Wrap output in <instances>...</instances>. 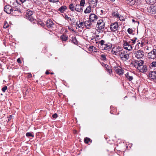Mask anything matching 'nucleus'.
I'll return each mask as SVG.
<instances>
[{
    "label": "nucleus",
    "mask_w": 156,
    "mask_h": 156,
    "mask_svg": "<svg viewBox=\"0 0 156 156\" xmlns=\"http://www.w3.org/2000/svg\"><path fill=\"white\" fill-rule=\"evenodd\" d=\"M26 136L27 137L31 136L34 137V135L30 133L27 132L26 133Z\"/></svg>",
    "instance_id": "c9c22d12"
},
{
    "label": "nucleus",
    "mask_w": 156,
    "mask_h": 156,
    "mask_svg": "<svg viewBox=\"0 0 156 156\" xmlns=\"http://www.w3.org/2000/svg\"><path fill=\"white\" fill-rule=\"evenodd\" d=\"M137 69L140 72L144 73L146 72L147 71V68L146 65L143 64L140 67H139V68Z\"/></svg>",
    "instance_id": "ddd939ff"
},
{
    "label": "nucleus",
    "mask_w": 156,
    "mask_h": 156,
    "mask_svg": "<svg viewBox=\"0 0 156 156\" xmlns=\"http://www.w3.org/2000/svg\"><path fill=\"white\" fill-rule=\"evenodd\" d=\"M137 38L135 37L132 39H130L129 41H124L123 46L124 48L129 51L131 50L135 44Z\"/></svg>",
    "instance_id": "f257e3e1"
},
{
    "label": "nucleus",
    "mask_w": 156,
    "mask_h": 156,
    "mask_svg": "<svg viewBox=\"0 0 156 156\" xmlns=\"http://www.w3.org/2000/svg\"><path fill=\"white\" fill-rule=\"evenodd\" d=\"M17 62H18L19 63H20L21 62V61L20 58H18L17 59Z\"/></svg>",
    "instance_id": "09e8293b"
},
{
    "label": "nucleus",
    "mask_w": 156,
    "mask_h": 156,
    "mask_svg": "<svg viewBox=\"0 0 156 156\" xmlns=\"http://www.w3.org/2000/svg\"><path fill=\"white\" fill-rule=\"evenodd\" d=\"M65 19L67 20H69L70 21H73V20H74V19L73 18L72 19H71V18L70 17H69L66 14H65Z\"/></svg>",
    "instance_id": "c85d7f7f"
},
{
    "label": "nucleus",
    "mask_w": 156,
    "mask_h": 156,
    "mask_svg": "<svg viewBox=\"0 0 156 156\" xmlns=\"http://www.w3.org/2000/svg\"><path fill=\"white\" fill-rule=\"evenodd\" d=\"M149 76L151 79L156 80V71L151 72L149 74Z\"/></svg>",
    "instance_id": "a211bd4d"
},
{
    "label": "nucleus",
    "mask_w": 156,
    "mask_h": 156,
    "mask_svg": "<svg viewBox=\"0 0 156 156\" xmlns=\"http://www.w3.org/2000/svg\"><path fill=\"white\" fill-rule=\"evenodd\" d=\"M135 57L137 58H142L144 56V52L143 51L139 50L134 52Z\"/></svg>",
    "instance_id": "423d86ee"
},
{
    "label": "nucleus",
    "mask_w": 156,
    "mask_h": 156,
    "mask_svg": "<svg viewBox=\"0 0 156 156\" xmlns=\"http://www.w3.org/2000/svg\"><path fill=\"white\" fill-rule=\"evenodd\" d=\"M20 0L22 3H23L26 1V0Z\"/></svg>",
    "instance_id": "3c124183"
},
{
    "label": "nucleus",
    "mask_w": 156,
    "mask_h": 156,
    "mask_svg": "<svg viewBox=\"0 0 156 156\" xmlns=\"http://www.w3.org/2000/svg\"><path fill=\"white\" fill-rule=\"evenodd\" d=\"M112 15L116 16L118 18H120L119 15L118 13V12H113L112 13Z\"/></svg>",
    "instance_id": "2f4dec72"
},
{
    "label": "nucleus",
    "mask_w": 156,
    "mask_h": 156,
    "mask_svg": "<svg viewBox=\"0 0 156 156\" xmlns=\"http://www.w3.org/2000/svg\"><path fill=\"white\" fill-rule=\"evenodd\" d=\"M121 48L120 47H118L117 48H116L115 50L116 52L117 53V54H118V55L119 56V54L121 53V51L122 50H119V49H121Z\"/></svg>",
    "instance_id": "7c9ffc66"
},
{
    "label": "nucleus",
    "mask_w": 156,
    "mask_h": 156,
    "mask_svg": "<svg viewBox=\"0 0 156 156\" xmlns=\"http://www.w3.org/2000/svg\"><path fill=\"white\" fill-rule=\"evenodd\" d=\"M49 2H57L59 1V0H48Z\"/></svg>",
    "instance_id": "37998d69"
},
{
    "label": "nucleus",
    "mask_w": 156,
    "mask_h": 156,
    "mask_svg": "<svg viewBox=\"0 0 156 156\" xmlns=\"http://www.w3.org/2000/svg\"><path fill=\"white\" fill-rule=\"evenodd\" d=\"M144 44V42H142L141 43V46H143V45Z\"/></svg>",
    "instance_id": "5fc2aeb1"
},
{
    "label": "nucleus",
    "mask_w": 156,
    "mask_h": 156,
    "mask_svg": "<svg viewBox=\"0 0 156 156\" xmlns=\"http://www.w3.org/2000/svg\"><path fill=\"white\" fill-rule=\"evenodd\" d=\"M61 38L62 41H66L68 37L64 35H62L61 36Z\"/></svg>",
    "instance_id": "cd10ccee"
},
{
    "label": "nucleus",
    "mask_w": 156,
    "mask_h": 156,
    "mask_svg": "<svg viewBox=\"0 0 156 156\" xmlns=\"http://www.w3.org/2000/svg\"><path fill=\"white\" fill-rule=\"evenodd\" d=\"M99 37V35H96L95 36V38H97L98 37Z\"/></svg>",
    "instance_id": "603ef678"
},
{
    "label": "nucleus",
    "mask_w": 156,
    "mask_h": 156,
    "mask_svg": "<svg viewBox=\"0 0 156 156\" xmlns=\"http://www.w3.org/2000/svg\"><path fill=\"white\" fill-rule=\"evenodd\" d=\"M112 54H114L115 55H118V54H117V53L116 52L115 50H114L113 49L112 50Z\"/></svg>",
    "instance_id": "79ce46f5"
},
{
    "label": "nucleus",
    "mask_w": 156,
    "mask_h": 156,
    "mask_svg": "<svg viewBox=\"0 0 156 156\" xmlns=\"http://www.w3.org/2000/svg\"><path fill=\"white\" fill-rule=\"evenodd\" d=\"M105 70L107 71V72L109 73V74H111L112 72V70L109 68V67L107 65H105Z\"/></svg>",
    "instance_id": "a878e982"
},
{
    "label": "nucleus",
    "mask_w": 156,
    "mask_h": 156,
    "mask_svg": "<svg viewBox=\"0 0 156 156\" xmlns=\"http://www.w3.org/2000/svg\"><path fill=\"white\" fill-rule=\"evenodd\" d=\"M105 42L103 40H101L99 42V43L102 46V48L105 44Z\"/></svg>",
    "instance_id": "e433bc0d"
},
{
    "label": "nucleus",
    "mask_w": 156,
    "mask_h": 156,
    "mask_svg": "<svg viewBox=\"0 0 156 156\" xmlns=\"http://www.w3.org/2000/svg\"><path fill=\"white\" fill-rule=\"evenodd\" d=\"M76 25L77 26V27L79 28H80L82 27L83 26H84V23L83 22H80L79 24H78V23H76Z\"/></svg>",
    "instance_id": "bb28decb"
},
{
    "label": "nucleus",
    "mask_w": 156,
    "mask_h": 156,
    "mask_svg": "<svg viewBox=\"0 0 156 156\" xmlns=\"http://www.w3.org/2000/svg\"><path fill=\"white\" fill-rule=\"evenodd\" d=\"M9 26V25L8 24V23L7 22H6L4 23V28H7Z\"/></svg>",
    "instance_id": "4c0bfd02"
},
{
    "label": "nucleus",
    "mask_w": 156,
    "mask_h": 156,
    "mask_svg": "<svg viewBox=\"0 0 156 156\" xmlns=\"http://www.w3.org/2000/svg\"><path fill=\"white\" fill-rule=\"evenodd\" d=\"M51 73V75H52V74H54V73Z\"/></svg>",
    "instance_id": "13d9d810"
},
{
    "label": "nucleus",
    "mask_w": 156,
    "mask_h": 156,
    "mask_svg": "<svg viewBox=\"0 0 156 156\" xmlns=\"http://www.w3.org/2000/svg\"><path fill=\"white\" fill-rule=\"evenodd\" d=\"M91 22L89 20H87L84 22V26L87 28H90L91 25Z\"/></svg>",
    "instance_id": "6ab92c4d"
},
{
    "label": "nucleus",
    "mask_w": 156,
    "mask_h": 156,
    "mask_svg": "<svg viewBox=\"0 0 156 156\" xmlns=\"http://www.w3.org/2000/svg\"><path fill=\"white\" fill-rule=\"evenodd\" d=\"M28 76L29 78H31L32 77V75L30 73H29Z\"/></svg>",
    "instance_id": "8fccbe9b"
},
{
    "label": "nucleus",
    "mask_w": 156,
    "mask_h": 156,
    "mask_svg": "<svg viewBox=\"0 0 156 156\" xmlns=\"http://www.w3.org/2000/svg\"><path fill=\"white\" fill-rule=\"evenodd\" d=\"M97 19V16L94 14H91L90 15L89 20L91 22L96 21Z\"/></svg>",
    "instance_id": "2eb2a0df"
},
{
    "label": "nucleus",
    "mask_w": 156,
    "mask_h": 156,
    "mask_svg": "<svg viewBox=\"0 0 156 156\" xmlns=\"http://www.w3.org/2000/svg\"><path fill=\"white\" fill-rule=\"evenodd\" d=\"M33 14V12L31 11H28L26 15V18L27 19L31 22L34 20L32 15Z\"/></svg>",
    "instance_id": "0eeeda50"
},
{
    "label": "nucleus",
    "mask_w": 156,
    "mask_h": 156,
    "mask_svg": "<svg viewBox=\"0 0 156 156\" xmlns=\"http://www.w3.org/2000/svg\"><path fill=\"white\" fill-rule=\"evenodd\" d=\"M7 89V87L6 86H5L3 87L2 89V90L3 92H5V90Z\"/></svg>",
    "instance_id": "a19ab883"
},
{
    "label": "nucleus",
    "mask_w": 156,
    "mask_h": 156,
    "mask_svg": "<svg viewBox=\"0 0 156 156\" xmlns=\"http://www.w3.org/2000/svg\"><path fill=\"white\" fill-rule=\"evenodd\" d=\"M68 29L70 31H74V30L72 27H68Z\"/></svg>",
    "instance_id": "de8ad7c7"
},
{
    "label": "nucleus",
    "mask_w": 156,
    "mask_h": 156,
    "mask_svg": "<svg viewBox=\"0 0 156 156\" xmlns=\"http://www.w3.org/2000/svg\"><path fill=\"white\" fill-rule=\"evenodd\" d=\"M90 141L91 139L89 138L86 137L84 139V142L86 144H88V142L90 141Z\"/></svg>",
    "instance_id": "c756f323"
},
{
    "label": "nucleus",
    "mask_w": 156,
    "mask_h": 156,
    "mask_svg": "<svg viewBox=\"0 0 156 156\" xmlns=\"http://www.w3.org/2000/svg\"><path fill=\"white\" fill-rule=\"evenodd\" d=\"M38 24L39 25H40L42 27H44V23L42 21H40L38 22Z\"/></svg>",
    "instance_id": "58836bf2"
},
{
    "label": "nucleus",
    "mask_w": 156,
    "mask_h": 156,
    "mask_svg": "<svg viewBox=\"0 0 156 156\" xmlns=\"http://www.w3.org/2000/svg\"><path fill=\"white\" fill-rule=\"evenodd\" d=\"M132 73L131 72H128L125 74V77L127 80L131 81L133 79Z\"/></svg>",
    "instance_id": "4468645a"
},
{
    "label": "nucleus",
    "mask_w": 156,
    "mask_h": 156,
    "mask_svg": "<svg viewBox=\"0 0 156 156\" xmlns=\"http://www.w3.org/2000/svg\"><path fill=\"white\" fill-rule=\"evenodd\" d=\"M85 0H81L80 2V5H81L82 7L84 6V4H85Z\"/></svg>",
    "instance_id": "f704fd0d"
},
{
    "label": "nucleus",
    "mask_w": 156,
    "mask_h": 156,
    "mask_svg": "<svg viewBox=\"0 0 156 156\" xmlns=\"http://www.w3.org/2000/svg\"><path fill=\"white\" fill-rule=\"evenodd\" d=\"M72 22H73L74 23V21H75V19L74 20H73V21H71Z\"/></svg>",
    "instance_id": "4d7b16f0"
},
{
    "label": "nucleus",
    "mask_w": 156,
    "mask_h": 156,
    "mask_svg": "<svg viewBox=\"0 0 156 156\" xmlns=\"http://www.w3.org/2000/svg\"><path fill=\"white\" fill-rule=\"evenodd\" d=\"M148 12L151 14L156 13V4L152 5L148 9Z\"/></svg>",
    "instance_id": "1a4fd4ad"
},
{
    "label": "nucleus",
    "mask_w": 156,
    "mask_h": 156,
    "mask_svg": "<svg viewBox=\"0 0 156 156\" xmlns=\"http://www.w3.org/2000/svg\"><path fill=\"white\" fill-rule=\"evenodd\" d=\"M91 7L90 5L87 6L84 10V12L85 14L89 13L91 11Z\"/></svg>",
    "instance_id": "b1692460"
},
{
    "label": "nucleus",
    "mask_w": 156,
    "mask_h": 156,
    "mask_svg": "<svg viewBox=\"0 0 156 156\" xmlns=\"http://www.w3.org/2000/svg\"><path fill=\"white\" fill-rule=\"evenodd\" d=\"M93 48H95V47L93 46H90V47L89 48V49L90 50H92V51H93Z\"/></svg>",
    "instance_id": "a18cd8bd"
},
{
    "label": "nucleus",
    "mask_w": 156,
    "mask_h": 156,
    "mask_svg": "<svg viewBox=\"0 0 156 156\" xmlns=\"http://www.w3.org/2000/svg\"><path fill=\"white\" fill-rule=\"evenodd\" d=\"M114 69L115 70L117 73L119 75H121L123 74V70L120 67H114Z\"/></svg>",
    "instance_id": "f8f14e48"
},
{
    "label": "nucleus",
    "mask_w": 156,
    "mask_h": 156,
    "mask_svg": "<svg viewBox=\"0 0 156 156\" xmlns=\"http://www.w3.org/2000/svg\"><path fill=\"white\" fill-rule=\"evenodd\" d=\"M144 62L143 60H135V61L134 66H137L136 68L137 69L140 67L142 65L144 64Z\"/></svg>",
    "instance_id": "9b49d317"
},
{
    "label": "nucleus",
    "mask_w": 156,
    "mask_h": 156,
    "mask_svg": "<svg viewBox=\"0 0 156 156\" xmlns=\"http://www.w3.org/2000/svg\"><path fill=\"white\" fill-rule=\"evenodd\" d=\"M132 22H135V20L134 19H133L132 20Z\"/></svg>",
    "instance_id": "6e6d98bb"
},
{
    "label": "nucleus",
    "mask_w": 156,
    "mask_h": 156,
    "mask_svg": "<svg viewBox=\"0 0 156 156\" xmlns=\"http://www.w3.org/2000/svg\"><path fill=\"white\" fill-rule=\"evenodd\" d=\"M70 40L74 44L76 45L78 44V42L75 37H73L71 38Z\"/></svg>",
    "instance_id": "4be33fe9"
},
{
    "label": "nucleus",
    "mask_w": 156,
    "mask_h": 156,
    "mask_svg": "<svg viewBox=\"0 0 156 156\" xmlns=\"http://www.w3.org/2000/svg\"><path fill=\"white\" fill-rule=\"evenodd\" d=\"M126 2L129 5H132L135 4V0H126Z\"/></svg>",
    "instance_id": "393cba45"
},
{
    "label": "nucleus",
    "mask_w": 156,
    "mask_h": 156,
    "mask_svg": "<svg viewBox=\"0 0 156 156\" xmlns=\"http://www.w3.org/2000/svg\"><path fill=\"white\" fill-rule=\"evenodd\" d=\"M4 10L8 14H10L13 11L12 7L9 5H6L4 7Z\"/></svg>",
    "instance_id": "9d476101"
},
{
    "label": "nucleus",
    "mask_w": 156,
    "mask_h": 156,
    "mask_svg": "<svg viewBox=\"0 0 156 156\" xmlns=\"http://www.w3.org/2000/svg\"><path fill=\"white\" fill-rule=\"evenodd\" d=\"M50 73L48 71H46L45 72V74H48Z\"/></svg>",
    "instance_id": "864d4df0"
},
{
    "label": "nucleus",
    "mask_w": 156,
    "mask_h": 156,
    "mask_svg": "<svg viewBox=\"0 0 156 156\" xmlns=\"http://www.w3.org/2000/svg\"><path fill=\"white\" fill-rule=\"evenodd\" d=\"M97 27L98 30H102L104 29L105 27V23L102 20H100L98 21L97 23Z\"/></svg>",
    "instance_id": "39448f33"
},
{
    "label": "nucleus",
    "mask_w": 156,
    "mask_h": 156,
    "mask_svg": "<svg viewBox=\"0 0 156 156\" xmlns=\"http://www.w3.org/2000/svg\"><path fill=\"white\" fill-rule=\"evenodd\" d=\"M58 116V115L56 113H55L52 115L53 118L55 119L57 118Z\"/></svg>",
    "instance_id": "c03bdc74"
},
{
    "label": "nucleus",
    "mask_w": 156,
    "mask_h": 156,
    "mask_svg": "<svg viewBox=\"0 0 156 156\" xmlns=\"http://www.w3.org/2000/svg\"><path fill=\"white\" fill-rule=\"evenodd\" d=\"M13 10V11H18L19 12H20V9H19L18 8H15V9H14Z\"/></svg>",
    "instance_id": "49530a36"
},
{
    "label": "nucleus",
    "mask_w": 156,
    "mask_h": 156,
    "mask_svg": "<svg viewBox=\"0 0 156 156\" xmlns=\"http://www.w3.org/2000/svg\"><path fill=\"white\" fill-rule=\"evenodd\" d=\"M98 2V0H91L90 1L91 5H92L93 7H96L97 5Z\"/></svg>",
    "instance_id": "412c9836"
},
{
    "label": "nucleus",
    "mask_w": 156,
    "mask_h": 156,
    "mask_svg": "<svg viewBox=\"0 0 156 156\" xmlns=\"http://www.w3.org/2000/svg\"><path fill=\"white\" fill-rule=\"evenodd\" d=\"M17 2V1H16V2H15L14 3H16Z\"/></svg>",
    "instance_id": "bf43d9fd"
},
{
    "label": "nucleus",
    "mask_w": 156,
    "mask_h": 156,
    "mask_svg": "<svg viewBox=\"0 0 156 156\" xmlns=\"http://www.w3.org/2000/svg\"><path fill=\"white\" fill-rule=\"evenodd\" d=\"M148 58L150 59H154L156 58V49H153L148 53Z\"/></svg>",
    "instance_id": "20e7f679"
},
{
    "label": "nucleus",
    "mask_w": 156,
    "mask_h": 156,
    "mask_svg": "<svg viewBox=\"0 0 156 156\" xmlns=\"http://www.w3.org/2000/svg\"><path fill=\"white\" fill-rule=\"evenodd\" d=\"M128 32L130 34H131L133 33V30L132 29H131L130 28H129L127 30Z\"/></svg>",
    "instance_id": "ea45409f"
},
{
    "label": "nucleus",
    "mask_w": 156,
    "mask_h": 156,
    "mask_svg": "<svg viewBox=\"0 0 156 156\" xmlns=\"http://www.w3.org/2000/svg\"><path fill=\"white\" fill-rule=\"evenodd\" d=\"M119 27L118 23L115 22L114 23H112L110 26V28L112 31L115 32L116 31Z\"/></svg>",
    "instance_id": "6e6552de"
},
{
    "label": "nucleus",
    "mask_w": 156,
    "mask_h": 156,
    "mask_svg": "<svg viewBox=\"0 0 156 156\" xmlns=\"http://www.w3.org/2000/svg\"><path fill=\"white\" fill-rule=\"evenodd\" d=\"M69 9L72 12L82 13L83 11V7L78 4L71 3L69 5Z\"/></svg>",
    "instance_id": "f03ea898"
},
{
    "label": "nucleus",
    "mask_w": 156,
    "mask_h": 156,
    "mask_svg": "<svg viewBox=\"0 0 156 156\" xmlns=\"http://www.w3.org/2000/svg\"><path fill=\"white\" fill-rule=\"evenodd\" d=\"M147 3L148 4H153L154 0H145Z\"/></svg>",
    "instance_id": "72a5a7b5"
},
{
    "label": "nucleus",
    "mask_w": 156,
    "mask_h": 156,
    "mask_svg": "<svg viewBox=\"0 0 156 156\" xmlns=\"http://www.w3.org/2000/svg\"><path fill=\"white\" fill-rule=\"evenodd\" d=\"M101 60H103L104 61L106 60L105 55L104 54L101 55Z\"/></svg>",
    "instance_id": "473e14b6"
},
{
    "label": "nucleus",
    "mask_w": 156,
    "mask_h": 156,
    "mask_svg": "<svg viewBox=\"0 0 156 156\" xmlns=\"http://www.w3.org/2000/svg\"><path fill=\"white\" fill-rule=\"evenodd\" d=\"M119 56L123 62H125L129 59V54L126 51H122L121 53L119 54Z\"/></svg>",
    "instance_id": "7ed1b4c3"
},
{
    "label": "nucleus",
    "mask_w": 156,
    "mask_h": 156,
    "mask_svg": "<svg viewBox=\"0 0 156 156\" xmlns=\"http://www.w3.org/2000/svg\"><path fill=\"white\" fill-rule=\"evenodd\" d=\"M67 9V7L65 5L61 6L58 9V11L61 13H63Z\"/></svg>",
    "instance_id": "aec40b11"
},
{
    "label": "nucleus",
    "mask_w": 156,
    "mask_h": 156,
    "mask_svg": "<svg viewBox=\"0 0 156 156\" xmlns=\"http://www.w3.org/2000/svg\"><path fill=\"white\" fill-rule=\"evenodd\" d=\"M112 47V44L110 43H108L105 44L102 48L103 50H108L111 48Z\"/></svg>",
    "instance_id": "f3484780"
},
{
    "label": "nucleus",
    "mask_w": 156,
    "mask_h": 156,
    "mask_svg": "<svg viewBox=\"0 0 156 156\" xmlns=\"http://www.w3.org/2000/svg\"><path fill=\"white\" fill-rule=\"evenodd\" d=\"M149 67L151 69H154L156 67V61L152 62L149 65Z\"/></svg>",
    "instance_id": "5701e85b"
},
{
    "label": "nucleus",
    "mask_w": 156,
    "mask_h": 156,
    "mask_svg": "<svg viewBox=\"0 0 156 156\" xmlns=\"http://www.w3.org/2000/svg\"><path fill=\"white\" fill-rule=\"evenodd\" d=\"M46 25L48 28H52L54 24L51 20L49 19L46 21Z\"/></svg>",
    "instance_id": "dca6fc26"
}]
</instances>
